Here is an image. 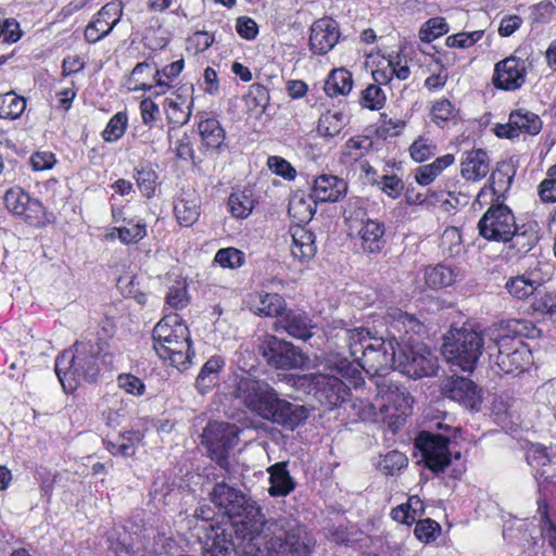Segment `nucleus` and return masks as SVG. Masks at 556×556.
<instances>
[{
    "label": "nucleus",
    "instance_id": "obj_2",
    "mask_svg": "<svg viewBox=\"0 0 556 556\" xmlns=\"http://www.w3.org/2000/svg\"><path fill=\"white\" fill-rule=\"evenodd\" d=\"M230 382L233 396L264 420L294 430L308 417V410L303 405L280 399L269 383L247 371L235 372Z\"/></svg>",
    "mask_w": 556,
    "mask_h": 556
},
{
    "label": "nucleus",
    "instance_id": "obj_54",
    "mask_svg": "<svg viewBox=\"0 0 556 556\" xmlns=\"http://www.w3.org/2000/svg\"><path fill=\"white\" fill-rule=\"evenodd\" d=\"M387 97L379 85H368L361 96V104L369 110H380L386 103Z\"/></svg>",
    "mask_w": 556,
    "mask_h": 556
},
{
    "label": "nucleus",
    "instance_id": "obj_61",
    "mask_svg": "<svg viewBox=\"0 0 556 556\" xmlns=\"http://www.w3.org/2000/svg\"><path fill=\"white\" fill-rule=\"evenodd\" d=\"M440 530V525L437 521L428 518L416 523L414 533L418 540L430 542L438 536Z\"/></svg>",
    "mask_w": 556,
    "mask_h": 556
},
{
    "label": "nucleus",
    "instance_id": "obj_21",
    "mask_svg": "<svg viewBox=\"0 0 556 556\" xmlns=\"http://www.w3.org/2000/svg\"><path fill=\"white\" fill-rule=\"evenodd\" d=\"M4 203L12 214L24 218L29 224L39 222L43 214L42 204L18 187L5 192Z\"/></svg>",
    "mask_w": 556,
    "mask_h": 556
},
{
    "label": "nucleus",
    "instance_id": "obj_55",
    "mask_svg": "<svg viewBox=\"0 0 556 556\" xmlns=\"http://www.w3.org/2000/svg\"><path fill=\"white\" fill-rule=\"evenodd\" d=\"M456 109L447 99L437 101L431 109L432 121L440 127L456 117Z\"/></svg>",
    "mask_w": 556,
    "mask_h": 556
},
{
    "label": "nucleus",
    "instance_id": "obj_56",
    "mask_svg": "<svg viewBox=\"0 0 556 556\" xmlns=\"http://www.w3.org/2000/svg\"><path fill=\"white\" fill-rule=\"evenodd\" d=\"M448 26L441 17H433L428 20L419 30V38L424 42H431L438 37L446 34Z\"/></svg>",
    "mask_w": 556,
    "mask_h": 556
},
{
    "label": "nucleus",
    "instance_id": "obj_28",
    "mask_svg": "<svg viewBox=\"0 0 556 556\" xmlns=\"http://www.w3.org/2000/svg\"><path fill=\"white\" fill-rule=\"evenodd\" d=\"M490 170L488 153L481 149L466 152L460 164L462 177L466 180L478 181Z\"/></svg>",
    "mask_w": 556,
    "mask_h": 556
},
{
    "label": "nucleus",
    "instance_id": "obj_23",
    "mask_svg": "<svg viewBox=\"0 0 556 556\" xmlns=\"http://www.w3.org/2000/svg\"><path fill=\"white\" fill-rule=\"evenodd\" d=\"M346 191L348 184L344 179L331 174H321L313 180L311 198L314 202L320 203L338 202Z\"/></svg>",
    "mask_w": 556,
    "mask_h": 556
},
{
    "label": "nucleus",
    "instance_id": "obj_7",
    "mask_svg": "<svg viewBox=\"0 0 556 556\" xmlns=\"http://www.w3.org/2000/svg\"><path fill=\"white\" fill-rule=\"evenodd\" d=\"M378 393L369 405V417L376 422L388 424L395 431L412 413L413 397L406 389L388 378L376 381Z\"/></svg>",
    "mask_w": 556,
    "mask_h": 556
},
{
    "label": "nucleus",
    "instance_id": "obj_60",
    "mask_svg": "<svg viewBox=\"0 0 556 556\" xmlns=\"http://www.w3.org/2000/svg\"><path fill=\"white\" fill-rule=\"evenodd\" d=\"M267 166L273 173L287 180H293L296 177L295 168L281 156H269L267 159Z\"/></svg>",
    "mask_w": 556,
    "mask_h": 556
},
{
    "label": "nucleus",
    "instance_id": "obj_32",
    "mask_svg": "<svg viewBox=\"0 0 556 556\" xmlns=\"http://www.w3.org/2000/svg\"><path fill=\"white\" fill-rule=\"evenodd\" d=\"M460 277L462 271L458 268L445 264L428 266L424 271L425 282L432 289L450 287Z\"/></svg>",
    "mask_w": 556,
    "mask_h": 556
},
{
    "label": "nucleus",
    "instance_id": "obj_17",
    "mask_svg": "<svg viewBox=\"0 0 556 556\" xmlns=\"http://www.w3.org/2000/svg\"><path fill=\"white\" fill-rule=\"evenodd\" d=\"M448 437L444 434L424 433L417 440L427 466L432 471H441L451 463Z\"/></svg>",
    "mask_w": 556,
    "mask_h": 556
},
{
    "label": "nucleus",
    "instance_id": "obj_15",
    "mask_svg": "<svg viewBox=\"0 0 556 556\" xmlns=\"http://www.w3.org/2000/svg\"><path fill=\"white\" fill-rule=\"evenodd\" d=\"M261 349L267 363L278 369L302 367L306 362V357L293 344L274 336H267Z\"/></svg>",
    "mask_w": 556,
    "mask_h": 556
},
{
    "label": "nucleus",
    "instance_id": "obj_37",
    "mask_svg": "<svg viewBox=\"0 0 556 556\" xmlns=\"http://www.w3.org/2000/svg\"><path fill=\"white\" fill-rule=\"evenodd\" d=\"M336 336L345 341L350 354L355 362L362 357V351H365L366 344L372 339L369 337V332L364 328H342Z\"/></svg>",
    "mask_w": 556,
    "mask_h": 556
},
{
    "label": "nucleus",
    "instance_id": "obj_24",
    "mask_svg": "<svg viewBox=\"0 0 556 556\" xmlns=\"http://www.w3.org/2000/svg\"><path fill=\"white\" fill-rule=\"evenodd\" d=\"M277 329L285 330L291 337L307 340L312 337V320L305 312L289 309L281 314L276 324Z\"/></svg>",
    "mask_w": 556,
    "mask_h": 556
},
{
    "label": "nucleus",
    "instance_id": "obj_57",
    "mask_svg": "<svg viewBox=\"0 0 556 556\" xmlns=\"http://www.w3.org/2000/svg\"><path fill=\"white\" fill-rule=\"evenodd\" d=\"M539 237L535 232L518 231L516 226L515 235L509 239L511 250L517 254H526L536 244Z\"/></svg>",
    "mask_w": 556,
    "mask_h": 556
},
{
    "label": "nucleus",
    "instance_id": "obj_25",
    "mask_svg": "<svg viewBox=\"0 0 556 556\" xmlns=\"http://www.w3.org/2000/svg\"><path fill=\"white\" fill-rule=\"evenodd\" d=\"M289 232L291 237L290 251L293 258L302 263L312 260L317 251L314 233L302 225L291 226Z\"/></svg>",
    "mask_w": 556,
    "mask_h": 556
},
{
    "label": "nucleus",
    "instance_id": "obj_38",
    "mask_svg": "<svg viewBox=\"0 0 556 556\" xmlns=\"http://www.w3.org/2000/svg\"><path fill=\"white\" fill-rule=\"evenodd\" d=\"M223 366L224 361L218 356H213L206 361L195 379V388L200 393H206L216 384Z\"/></svg>",
    "mask_w": 556,
    "mask_h": 556
},
{
    "label": "nucleus",
    "instance_id": "obj_31",
    "mask_svg": "<svg viewBox=\"0 0 556 556\" xmlns=\"http://www.w3.org/2000/svg\"><path fill=\"white\" fill-rule=\"evenodd\" d=\"M164 110L172 128H178L188 123L191 115V100L181 94H173L165 99Z\"/></svg>",
    "mask_w": 556,
    "mask_h": 556
},
{
    "label": "nucleus",
    "instance_id": "obj_27",
    "mask_svg": "<svg viewBox=\"0 0 556 556\" xmlns=\"http://www.w3.org/2000/svg\"><path fill=\"white\" fill-rule=\"evenodd\" d=\"M208 527L203 556H231L235 549L231 533L218 523H211Z\"/></svg>",
    "mask_w": 556,
    "mask_h": 556
},
{
    "label": "nucleus",
    "instance_id": "obj_14",
    "mask_svg": "<svg viewBox=\"0 0 556 556\" xmlns=\"http://www.w3.org/2000/svg\"><path fill=\"white\" fill-rule=\"evenodd\" d=\"M202 437L211 457L220 467H226L227 451L238 441L236 426L225 422H210Z\"/></svg>",
    "mask_w": 556,
    "mask_h": 556
},
{
    "label": "nucleus",
    "instance_id": "obj_58",
    "mask_svg": "<svg viewBox=\"0 0 556 556\" xmlns=\"http://www.w3.org/2000/svg\"><path fill=\"white\" fill-rule=\"evenodd\" d=\"M407 465L406 456L399 451L388 452L379 462V469L386 475H394Z\"/></svg>",
    "mask_w": 556,
    "mask_h": 556
},
{
    "label": "nucleus",
    "instance_id": "obj_39",
    "mask_svg": "<svg viewBox=\"0 0 556 556\" xmlns=\"http://www.w3.org/2000/svg\"><path fill=\"white\" fill-rule=\"evenodd\" d=\"M153 71L154 68L150 63H138L124 83V87L128 91L152 90L154 86L151 81Z\"/></svg>",
    "mask_w": 556,
    "mask_h": 556
},
{
    "label": "nucleus",
    "instance_id": "obj_64",
    "mask_svg": "<svg viewBox=\"0 0 556 556\" xmlns=\"http://www.w3.org/2000/svg\"><path fill=\"white\" fill-rule=\"evenodd\" d=\"M236 30L240 37L252 40L258 34V27L256 22L248 16H240L236 21Z\"/></svg>",
    "mask_w": 556,
    "mask_h": 556
},
{
    "label": "nucleus",
    "instance_id": "obj_10",
    "mask_svg": "<svg viewBox=\"0 0 556 556\" xmlns=\"http://www.w3.org/2000/svg\"><path fill=\"white\" fill-rule=\"evenodd\" d=\"M532 67L531 52L526 49H517L511 55L495 64L493 85L502 90L516 91L526 84L528 71Z\"/></svg>",
    "mask_w": 556,
    "mask_h": 556
},
{
    "label": "nucleus",
    "instance_id": "obj_8",
    "mask_svg": "<svg viewBox=\"0 0 556 556\" xmlns=\"http://www.w3.org/2000/svg\"><path fill=\"white\" fill-rule=\"evenodd\" d=\"M484 344L486 343L481 332L464 325L452 328L445 334L442 353L451 364L464 371H472Z\"/></svg>",
    "mask_w": 556,
    "mask_h": 556
},
{
    "label": "nucleus",
    "instance_id": "obj_3",
    "mask_svg": "<svg viewBox=\"0 0 556 556\" xmlns=\"http://www.w3.org/2000/svg\"><path fill=\"white\" fill-rule=\"evenodd\" d=\"M364 378L357 366L338 354L325 356L318 369L298 376L294 386L312 395L319 404L333 408L350 396V388H361Z\"/></svg>",
    "mask_w": 556,
    "mask_h": 556
},
{
    "label": "nucleus",
    "instance_id": "obj_5",
    "mask_svg": "<svg viewBox=\"0 0 556 556\" xmlns=\"http://www.w3.org/2000/svg\"><path fill=\"white\" fill-rule=\"evenodd\" d=\"M210 497L219 513L231 520L236 539L241 541L239 547L261 527L264 516L261 506L240 490L219 482L214 485Z\"/></svg>",
    "mask_w": 556,
    "mask_h": 556
},
{
    "label": "nucleus",
    "instance_id": "obj_59",
    "mask_svg": "<svg viewBox=\"0 0 556 556\" xmlns=\"http://www.w3.org/2000/svg\"><path fill=\"white\" fill-rule=\"evenodd\" d=\"M483 30L457 33L446 38V46L459 49L470 48L483 37Z\"/></svg>",
    "mask_w": 556,
    "mask_h": 556
},
{
    "label": "nucleus",
    "instance_id": "obj_45",
    "mask_svg": "<svg viewBox=\"0 0 556 556\" xmlns=\"http://www.w3.org/2000/svg\"><path fill=\"white\" fill-rule=\"evenodd\" d=\"M126 223L125 226L114 228L124 244L137 243L147 236V224L143 220L129 219Z\"/></svg>",
    "mask_w": 556,
    "mask_h": 556
},
{
    "label": "nucleus",
    "instance_id": "obj_40",
    "mask_svg": "<svg viewBox=\"0 0 556 556\" xmlns=\"http://www.w3.org/2000/svg\"><path fill=\"white\" fill-rule=\"evenodd\" d=\"M352 87V74L344 68H337L328 75L324 90L327 96L333 98L340 94H348Z\"/></svg>",
    "mask_w": 556,
    "mask_h": 556
},
{
    "label": "nucleus",
    "instance_id": "obj_1",
    "mask_svg": "<svg viewBox=\"0 0 556 556\" xmlns=\"http://www.w3.org/2000/svg\"><path fill=\"white\" fill-rule=\"evenodd\" d=\"M316 540L307 528L290 516L265 519L240 546L242 556H309Z\"/></svg>",
    "mask_w": 556,
    "mask_h": 556
},
{
    "label": "nucleus",
    "instance_id": "obj_16",
    "mask_svg": "<svg viewBox=\"0 0 556 556\" xmlns=\"http://www.w3.org/2000/svg\"><path fill=\"white\" fill-rule=\"evenodd\" d=\"M542 119L533 112L525 109L513 111L506 124H497L494 132L498 138L515 139L520 135L535 136L542 129Z\"/></svg>",
    "mask_w": 556,
    "mask_h": 556
},
{
    "label": "nucleus",
    "instance_id": "obj_53",
    "mask_svg": "<svg viewBox=\"0 0 556 556\" xmlns=\"http://www.w3.org/2000/svg\"><path fill=\"white\" fill-rule=\"evenodd\" d=\"M505 288L513 298L518 300H526L536 291L523 275L510 277Z\"/></svg>",
    "mask_w": 556,
    "mask_h": 556
},
{
    "label": "nucleus",
    "instance_id": "obj_9",
    "mask_svg": "<svg viewBox=\"0 0 556 556\" xmlns=\"http://www.w3.org/2000/svg\"><path fill=\"white\" fill-rule=\"evenodd\" d=\"M490 341L485 349L496 372L518 375L531 365V351L520 338L500 336Z\"/></svg>",
    "mask_w": 556,
    "mask_h": 556
},
{
    "label": "nucleus",
    "instance_id": "obj_30",
    "mask_svg": "<svg viewBox=\"0 0 556 556\" xmlns=\"http://www.w3.org/2000/svg\"><path fill=\"white\" fill-rule=\"evenodd\" d=\"M250 305L254 314L267 317H280L286 309V301L278 293L258 292Z\"/></svg>",
    "mask_w": 556,
    "mask_h": 556
},
{
    "label": "nucleus",
    "instance_id": "obj_18",
    "mask_svg": "<svg viewBox=\"0 0 556 556\" xmlns=\"http://www.w3.org/2000/svg\"><path fill=\"white\" fill-rule=\"evenodd\" d=\"M123 15V7L119 2H109L93 16L85 29V38L88 42L96 43L108 36Z\"/></svg>",
    "mask_w": 556,
    "mask_h": 556
},
{
    "label": "nucleus",
    "instance_id": "obj_12",
    "mask_svg": "<svg viewBox=\"0 0 556 556\" xmlns=\"http://www.w3.org/2000/svg\"><path fill=\"white\" fill-rule=\"evenodd\" d=\"M516 218L509 206L492 204L478 223L479 235L492 242L508 243L515 235Z\"/></svg>",
    "mask_w": 556,
    "mask_h": 556
},
{
    "label": "nucleus",
    "instance_id": "obj_47",
    "mask_svg": "<svg viewBox=\"0 0 556 556\" xmlns=\"http://www.w3.org/2000/svg\"><path fill=\"white\" fill-rule=\"evenodd\" d=\"M522 275L529 280L534 289L538 290L545 282L551 280L553 276V266L547 262L535 261Z\"/></svg>",
    "mask_w": 556,
    "mask_h": 556
},
{
    "label": "nucleus",
    "instance_id": "obj_43",
    "mask_svg": "<svg viewBox=\"0 0 556 556\" xmlns=\"http://www.w3.org/2000/svg\"><path fill=\"white\" fill-rule=\"evenodd\" d=\"M345 126V117L339 111H327L318 119L317 132L323 137H334Z\"/></svg>",
    "mask_w": 556,
    "mask_h": 556
},
{
    "label": "nucleus",
    "instance_id": "obj_52",
    "mask_svg": "<svg viewBox=\"0 0 556 556\" xmlns=\"http://www.w3.org/2000/svg\"><path fill=\"white\" fill-rule=\"evenodd\" d=\"M214 261L223 268H239L245 262V255L242 251L236 248L219 249L214 257Z\"/></svg>",
    "mask_w": 556,
    "mask_h": 556
},
{
    "label": "nucleus",
    "instance_id": "obj_4",
    "mask_svg": "<svg viewBox=\"0 0 556 556\" xmlns=\"http://www.w3.org/2000/svg\"><path fill=\"white\" fill-rule=\"evenodd\" d=\"M105 345L106 342L98 338L83 339L56 357L55 374L65 392H73L81 382L96 381Z\"/></svg>",
    "mask_w": 556,
    "mask_h": 556
},
{
    "label": "nucleus",
    "instance_id": "obj_6",
    "mask_svg": "<svg viewBox=\"0 0 556 556\" xmlns=\"http://www.w3.org/2000/svg\"><path fill=\"white\" fill-rule=\"evenodd\" d=\"M154 350L164 362L182 371L194 356L187 325L178 314L165 315L153 329Z\"/></svg>",
    "mask_w": 556,
    "mask_h": 556
},
{
    "label": "nucleus",
    "instance_id": "obj_11",
    "mask_svg": "<svg viewBox=\"0 0 556 556\" xmlns=\"http://www.w3.org/2000/svg\"><path fill=\"white\" fill-rule=\"evenodd\" d=\"M438 368L437 356L424 343L409 339L407 342H403L402 346H399L396 370L402 374L418 379L435 375Z\"/></svg>",
    "mask_w": 556,
    "mask_h": 556
},
{
    "label": "nucleus",
    "instance_id": "obj_13",
    "mask_svg": "<svg viewBox=\"0 0 556 556\" xmlns=\"http://www.w3.org/2000/svg\"><path fill=\"white\" fill-rule=\"evenodd\" d=\"M397 355L399 348L389 337L372 338L356 363L367 371L372 370L377 375H382L388 369L396 370Z\"/></svg>",
    "mask_w": 556,
    "mask_h": 556
},
{
    "label": "nucleus",
    "instance_id": "obj_20",
    "mask_svg": "<svg viewBox=\"0 0 556 556\" xmlns=\"http://www.w3.org/2000/svg\"><path fill=\"white\" fill-rule=\"evenodd\" d=\"M443 394L464 407L479 410L481 394L478 387L465 377H450L442 386Z\"/></svg>",
    "mask_w": 556,
    "mask_h": 556
},
{
    "label": "nucleus",
    "instance_id": "obj_26",
    "mask_svg": "<svg viewBox=\"0 0 556 556\" xmlns=\"http://www.w3.org/2000/svg\"><path fill=\"white\" fill-rule=\"evenodd\" d=\"M361 249L365 253L378 254L386 245V226L377 219L363 222L358 230Z\"/></svg>",
    "mask_w": 556,
    "mask_h": 556
},
{
    "label": "nucleus",
    "instance_id": "obj_44",
    "mask_svg": "<svg viewBox=\"0 0 556 556\" xmlns=\"http://www.w3.org/2000/svg\"><path fill=\"white\" fill-rule=\"evenodd\" d=\"M26 109L24 98L14 92H8L0 96V117L8 119L18 118Z\"/></svg>",
    "mask_w": 556,
    "mask_h": 556
},
{
    "label": "nucleus",
    "instance_id": "obj_48",
    "mask_svg": "<svg viewBox=\"0 0 556 556\" xmlns=\"http://www.w3.org/2000/svg\"><path fill=\"white\" fill-rule=\"evenodd\" d=\"M134 178L143 197L150 199L156 189L157 174L150 167L136 168Z\"/></svg>",
    "mask_w": 556,
    "mask_h": 556
},
{
    "label": "nucleus",
    "instance_id": "obj_29",
    "mask_svg": "<svg viewBox=\"0 0 556 556\" xmlns=\"http://www.w3.org/2000/svg\"><path fill=\"white\" fill-rule=\"evenodd\" d=\"M174 213L179 225L192 226L200 217V199L194 192L184 191L177 198L174 205Z\"/></svg>",
    "mask_w": 556,
    "mask_h": 556
},
{
    "label": "nucleus",
    "instance_id": "obj_36",
    "mask_svg": "<svg viewBox=\"0 0 556 556\" xmlns=\"http://www.w3.org/2000/svg\"><path fill=\"white\" fill-rule=\"evenodd\" d=\"M454 162L455 157L453 154L437 157L432 163L419 166L415 172V179L419 185L428 186Z\"/></svg>",
    "mask_w": 556,
    "mask_h": 556
},
{
    "label": "nucleus",
    "instance_id": "obj_33",
    "mask_svg": "<svg viewBox=\"0 0 556 556\" xmlns=\"http://www.w3.org/2000/svg\"><path fill=\"white\" fill-rule=\"evenodd\" d=\"M267 471L270 483L268 493L271 496H286L294 490L295 483L287 469V463H276L268 467Z\"/></svg>",
    "mask_w": 556,
    "mask_h": 556
},
{
    "label": "nucleus",
    "instance_id": "obj_62",
    "mask_svg": "<svg viewBox=\"0 0 556 556\" xmlns=\"http://www.w3.org/2000/svg\"><path fill=\"white\" fill-rule=\"evenodd\" d=\"M117 383L122 390L131 395H142L146 390L142 380L131 374H121Z\"/></svg>",
    "mask_w": 556,
    "mask_h": 556
},
{
    "label": "nucleus",
    "instance_id": "obj_63",
    "mask_svg": "<svg viewBox=\"0 0 556 556\" xmlns=\"http://www.w3.org/2000/svg\"><path fill=\"white\" fill-rule=\"evenodd\" d=\"M188 304L187 290L184 286H173L166 295V305L174 309H181Z\"/></svg>",
    "mask_w": 556,
    "mask_h": 556
},
{
    "label": "nucleus",
    "instance_id": "obj_19",
    "mask_svg": "<svg viewBox=\"0 0 556 556\" xmlns=\"http://www.w3.org/2000/svg\"><path fill=\"white\" fill-rule=\"evenodd\" d=\"M386 323L388 325V337L393 340L397 348L409 339L415 341L413 336L418 334L422 328L417 318L397 308L388 312Z\"/></svg>",
    "mask_w": 556,
    "mask_h": 556
},
{
    "label": "nucleus",
    "instance_id": "obj_22",
    "mask_svg": "<svg viewBox=\"0 0 556 556\" xmlns=\"http://www.w3.org/2000/svg\"><path fill=\"white\" fill-rule=\"evenodd\" d=\"M339 38L338 23L331 17L319 18L311 27L309 49L315 54L324 55L333 49Z\"/></svg>",
    "mask_w": 556,
    "mask_h": 556
},
{
    "label": "nucleus",
    "instance_id": "obj_46",
    "mask_svg": "<svg viewBox=\"0 0 556 556\" xmlns=\"http://www.w3.org/2000/svg\"><path fill=\"white\" fill-rule=\"evenodd\" d=\"M142 438L141 432H128L118 437L115 442H108V450L113 455L131 456L135 454L137 445L141 442Z\"/></svg>",
    "mask_w": 556,
    "mask_h": 556
},
{
    "label": "nucleus",
    "instance_id": "obj_51",
    "mask_svg": "<svg viewBox=\"0 0 556 556\" xmlns=\"http://www.w3.org/2000/svg\"><path fill=\"white\" fill-rule=\"evenodd\" d=\"M128 118L125 112H117L114 114L104 130L102 131V138L106 142H114L118 140L127 128Z\"/></svg>",
    "mask_w": 556,
    "mask_h": 556
},
{
    "label": "nucleus",
    "instance_id": "obj_41",
    "mask_svg": "<svg viewBox=\"0 0 556 556\" xmlns=\"http://www.w3.org/2000/svg\"><path fill=\"white\" fill-rule=\"evenodd\" d=\"M254 204L250 189L232 192L228 200L229 210L236 218H247L252 213Z\"/></svg>",
    "mask_w": 556,
    "mask_h": 556
},
{
    "label": "nucleus",
    "instance_id": "obj_34",
    "mask_svg": "<svg viewBox=\"0 0 556 556\" xmlns=\"http://www.w3.org/2000/svg\"><path fill=\"white\" fill-rule=\"evenodd\" d=\"M374 149V139L368 136H354L350 138L341 151L342 163H353L366 156Z\"/></svg>",
    "mask_w": 556,
    "mask_h": 556
},
{
    "label": "nucleus",
    "instance_id": "obj_35",
    "mask_svg": "<svg viewBox=\"0 0 556 556\" xmlns=\"http://www.w3.org/2000/svg\"><path fill=\"white\" fill-rule=\"evenodd\" d=\"M316 203L311 197L305 198L303 194H294L289 201V216L295 225L306 224L312 220L316 212Z\"/></svg>",
    "mask_w": 556,
    "mask_h": 556
},
{
    "label": "nucleus",
    "instance_id": "obj_49",
    "mask_svg": "<svg viewBox=\"0 0 556 556\" xmlns=\"http://www.w3.org/2000/svg\"><path fill=\"white\" fill-rule=\"evenodd\" d=\"M440 249L444 255L450 257L460 254L463 251V244L458 228L447 227L443 231L440 241Z\"/></svg>",
    "mask_w": 556,
    "mask_h": 556
},
{
    "label": "nucleus",
    "instance_id": "obj_50",
    "mask_svg": "<svg viewBox=\"0 0 556 556\" xmlns=\"http://www.w3.org/2000/svg\"><path fill=\"white\" fill-rule=\"evenodd\" d=\"M437 144L426 136H419L409 147V154L415 162L421 163L437 153Z\"/></svg>",
    "mask_w": 556,
    "mask_h": 556
},
{
    "label": "nucleus",
    "instance_id": "obj_42",
    "mask_svg": "<svg viewBox=\"0 0 556 556\" xmlns=\"http://www.w3.org/2000/svg\"><path fill=\"white\" fill-rule=\"evenodd\" d=\"M199 132L201 135L203 143L208 149H218L223 144L225 139L224 129L220 127L218 121L214 118H207L200 122Z\"/></svg>",
    "mask_w": 556,
    "mask_h": 556
}]
</instances>
